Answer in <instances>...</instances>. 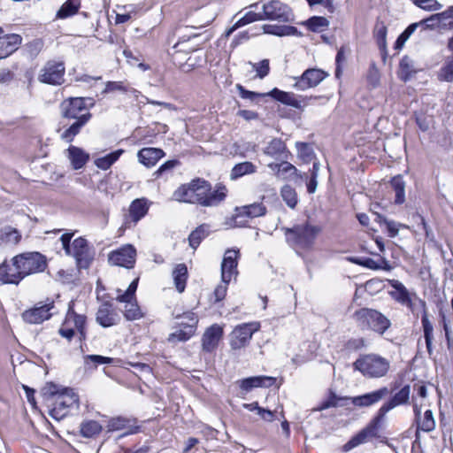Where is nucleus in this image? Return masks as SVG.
Segmentation results:
<instances>
[{
    "label": "nucleus",
    "instance_id": "obj_27",
    "mask_svg": "<svg viewBox=\"0 0 453 453\" xmlns=\"http://www.w3.org/2000/svg\"><path fill=\"white\" fill-rule=\"evenodd\" d=\"M268 166L273 171H276V176L281 180H295L297 177L307 178L306 173H304L303 176L298 174V170L296 169V167L288 161H282L280 164L272 163L269 164Z\"/></svg>",
    "mask_w": 453,
    "mask_h": 453
},
{
    "label": "nucleus",
    "instance_id": "obj_41",
    "mask_svg": "<svg viewBox=\"0 0 453 453\" xmlns=\"http://www.w3.org/2000/svg\"><path fill=\"white\" fill-rule=\"evenodd\" d=\"M81 0H66L57 12L58 19H66L78 12Z\"/></svg>",
    "mask_w": 453,
    "mask_h": 453
},
{
    "label": "nucleus",
    "instance_id": "obj_9",
    "mask_svg": "<svg viewBox=\"0 0 453 453\" xmlns=\"http://www.w3.org/2000/svg\"><path fill=\"white\" fill-rule=\"evenodd\" d=\"M43 395L55 397L54 404L65 411L79 401V397L72 388H64L62 391L54 383H48L42 389Z\"/></svg>",
    "mask_w": 453,
    "mask_h": 453
},
{
    "label": "nucleus",
    "instance_id": "obj_23",
    "mask_svg": "<svg viewBox=\"0 0 453 453\" xmlns=\"http://www.w3.org/2000/svg\"><path fill=\"white\" fill-rule=\"evenodd\" d=\"M24 278V274L21 273L19 264L15 262V257L12 258V264L4 262L0 265V280L3 283L18 284Z\"/></svg>",
    "mask_w": 453,
    "mask_h": 453
},
{
    "label": "nucleus",
    "instance_id": "obj_57",
    "mask_svg": "<svg viewBox=\"0 0 453 453\" xmlns=\"http://www.w3.org/2000/svg\"><path fill=\"white\" fill-rule=\"evenodd\" d=\"M252 65L253 69L257 72V76L259 79H264L270 72V64L268 59H263L258 63H250Z\"/></svg>",
    "mask_w": 453,
    "mask_h": 453
},
{
    "label": "nucleus",
    "instance_id": "obj_17",
    "mask_svg": "<svg viewBox=\"0 0 453 453\" xmlns=\"http://www.w3.org/2000/svg\"><path fill=\"white\" fill-rule=\"evenodd\" d=\"M136 250L127 244L120 249L111 251L108 256V261L112 265L133 268L135 263Z\"/></svg>",
    "mask_w": 453,
    "mask_h": 453
},
{
    "label": "nucleus",
    "instance_id": "obj_34",
    "mask_svg": "<svg viewBox=\"0 0 453 453\" xmlns=\"http://www.w3.org/2000/svg\"><path fill=\"white\" fill-rule=\"evenodd\" d=\"M174 286L179 293H182L186 288V283L188 277V267L184 263L175 265L172 273Z\"/></svg>",
    "mask_w": 453,
    "mask_h": 453
},
{
    "label": "nucleus",
    "instance_id": "obj_36",
    "mask_svg": "<svg viewBox=\"0 0 453 453\" xmlns=\"http://www.w3.org/2000/svg\"><path fill=\"white\" fill-rule=\"evenodd\" d=\"M349 261L356 265H361V266H364L365 268L372 269V270H380V269L390 270V268H391L388 265V260L384 257H380V263L376 262L375 260H373L371 257H350Z\"/></svg>",
    "mask_w": 453,
    "mask_h": 453
},
{
    "label": "nucleus",
    "instance_id": "obj_2",
    "mask_svg": "<svg viewBox=\"0 0 453 453\" xmlns=\"http://www.w3.org/2000/svg\"><path fill=\"white\" fill-rule=\"evenodd\" d=\"M60 114L65 119H74V122L66 128L60 137L66 142H72L80 134L81 128L91 119L92 114L86 107V98L69 97L59 105Z\"/></svg>",
    "mask_w": 453,
    "mask_h": 453
},
{
    "label": "nucleus",
    "instance_id": "obj_55",
    "mask_svg": "<svg viewBox=\"0 0 453 453\" xmlns=\"http://www.w3.org/2000/svg\"><path fill=\"white\" fill-rule=\"evenodd\" d=\"M235 88L238 90L240 96L243 99H249L250 101H255L257 98L268 96V95H266V93H257V92L248 90L241 84H236Z\"/></svg>",
    "mask_w": 453,
    "mask_h": 453
},
{
    "label": "nucleus",
    "instance_id": "obj_14",
    "mask_svg": "<svg viewBox=\"0 0 453 453\" xmlns=\"http://www.w3.org/2000/svg\"><path fill=\"white\" fill-rule=\"evenodd\" d=\"M69 256L75 258L79 268H88L93 260V254L90 252L88 243L83 237H78L73 240Z\"/></svg>",
    "mask_w": 453,
    "mask_h": 453
},
{
    "label": "nucleus",
    "instance_id": "obj_20",
    "mask_svg": "<svg viewBox=\"0 0 453 453\" xmlns=\"http://www.w3.org/2000/svg\"><path fill=\"white\" fill-rule=\"evenodd\" d=\"M239 250H227L224 255L221 263V280L224 282H230L233 276L238 274L237 265H238Z\"/></svg>",
    "mask_w": 453,
    "mask_h": 453
},
{
    "label": "nucleus",
    "instance_id": "obj_6",
    "mask_svg": "<svg viewBox=\"0 0 453 453\" xmlns=\"http://www.w3.org/2000/svg\"><path fill=\"white\" fill-rule=\"evenodd\" d=\"M86 316L76 313L69 308L66 318L58 330V334L70 342L75 335V329L79 334V341L86 339Z\"/></svg>",
    "mask_w": 453,
    "mask_h": 453
},
{
    "label": "nucleus",
    "instance_id": "obj_39",
    "mask_svg": "<svg viewBox=\"0 0 453 453\" xmlns=\"http://www.w3.org/2000/svg\"><path fill=\"white\" fill-rule=\"evenodd\" d=\"M257 172V166L249 161L236 164L231 170V180H237L246 174H251Z\"/></svg>",
    "mask_w": 453,
    "mask_h": 453
},
{
    "label": "nucleus",
    "instance_id": "obj_50",
    "mask_svg": "<svg viewBox=\"0 0 453 453\" xmlns=\"http://www.w3.org/2000/svg\"><path fill=\"white\" fill-rule=\"evenodd\" d=\"M305 24L309 30L318 33L327 27L329 26V21L325 17L313 16L311 17Z\"/></svg>",
    "mask_w": 453,
    "mask_h": 453
},
{
    "label": "nucleus",
    "instance_id": "obj_60",
    "mask_svg": "<svg viewBox=\"0 0 453 453\" xmlns=\"http://www.w3.org/2000/svg\"><path fill=\"white\" fill-rule=\"evenodd\" d=\"M88 362L93 363L96 367L98 365L112 364L113 358L100 355H87L85 357V363L88 364Z\"/></svg>",
    "mask_w": 453,
    "mask_h": 453
},
{
    "label": "nucleus",
    "instance_id": "obj_38",
    "mask_svg": "<svg viewBox=\"0 0 453 453\" xmlns=\"http://www.w3.org/2000/svg\"><path fill=\"white\" fill-rule=\"evenodd\" d=\"M19 232L10 226L0 228V245L1 244H17L20 241Z\"/></svg>",
    "mask_w": 453,
    "mask_h": 453
},
{
    "label": "nucleus",
    "instance_id": "obj_51",
    "mask_svg": "<svg viewBox=\"0 0 453 453\" xmlns=\"http://www.w3.org/2000/svg\"><path fill=\"white\" fill-rule=\"evenodd\" d=\"M387 27L382 21H378L374 28V36L380 50H385L387 45Z\"/></svg>",
    "mask_w": 453,
    "mask_h": 453
},
{
    "label": "nucleus",
    "instance_id": "obj_56",
    "mask_svg": "<svg viewBox=\"0 0 453 453\" xmlns=\"http://www.w3.org/2000/svg\"><path fill=\"white\" fill-rule=\"evenodd\" d=\"M115 91L126 93L128 91V86L124 81H107L103 94H108Z\"/></svg>",
    "mask_w": 453,
    "mask_h": 453
},
{
    "label": "nucleus",
    "instance_id": "obj_37",
    "mask_svg": "<svg viewBox=\"0 0 453 453\" xmlns=\"http://www.w3.org/2000/svg\"><path fill=\"white\" fill-rule=\"evenodd\" d=\"M131 420L123 417H118L111 418L109 421V429L112 431L127 429V431L124 434H134L139 432L140 426L130 425Z\"/></svg>",
    "mask_w": 453,
    "mask_h": 453
},
{
    "label": "nucleus",
    "instance_id": "obj_12",
    "mask_svg": "<svg viewBox=\"0 0 453 453\" xmlns=\"http://www.w3.org/2000/svg\"><path fill=\"white\" fill-rule=\"evenodd\" d=\"M259 329V323H244L237 326L230 334V346L232 349L244 348L251 340L255 332Z\"/></svg>",
    "mask_w": 453,
    "mask_h": 453
},
{
    "label": "nucleus",
    "instance_id": "obj_16",
    "mask_svg": "<svg viewBox=\"0 0 453 453\" xmlns=\"http://www.w3.org/2000/svg\"><path fill=\"white\" fill-rule=\"evenodd\" d=\"M327 73L321 69L309 68L305 70L300 77H295L296 82L293 87L297 90H306L317 87Z\"/></svg>",
    "mask_w": 453,
    "mask_h": 453
},
{
    "label": "nucleus",
    "instance_id": "obj_24",
    "mask_svg": "<svg viewBox=\"0 0 453 453\" xmlns=\"http://www.w3.org/2000/svg\"><path fill=\"white\" fill-rule=\"evenodd\" d=\"M223 336V328L218 324L208 327L202 337V348L205 352H212L217 349L220 339Z\"/></svg>",
    "mask_w": 453,
    "mask_h": 453
},
{
    "label": "nucleus",
    "instance_id": "obj_22",
    "mask_svg": "<svg viewBox=\"0 0 453 453\" xmlns=\"http://www.w3.org/2000/svg\"><path fill=\"white\" fill-rule=\"evenodd\" d=\"M410 395L411 386H403L388 402L384 403L377 412L384 418L385 415L392 409L395 408L396 406L408 403L410 400Z\"/></svg>",
    "mask_w": 453,
    "mask_h": 453
},
{
    "label": "nucleus",
    "instance_id": "obj_52",
    "mask_svg": "<svg viewBox=\"0 0 453 453\" xmlns=\"http://www.w3.org/2000/svg\"><path fill=\"white\" fill-rule=\"evenodd\" d=\"M411 3L418 8L426 12L439 11L442 8V4L437 0H411Z\"/></svg>",
    "mask_w": 453,
    "mask_h": 453
},
{
    "label": "nucleus",
    "instance_id": "obj_33",
    "mask_svg": "<svg viewBox=\"0 0 453 453\" xmlns=\"http://www.w3.org/2000/svg\"><path fill=\"white\" fill-rule=\"evenodd\" d=\"M149 211L147 199L137 198L134 199L129 206V216L134 223H137L142 219Z\"/></svg>",
    "mask_w": 453,
    "mask_h": 453
},
{
    "label": "nucleus",
    "instance_id": "obj_25",
    "mask_svg": "<svg viewBox=\"0 0 453 453\" xmlns=\"http://www.w3.org/2000/svg\"><path fill=\"white\" fill-rule=\"evenodd\" d=\"M22 42V37L17 34L0 35V59L15 52Z\"/></svg>",
    "mask_w": 453,
    "mask_h": 453
},
{
    "label": "nucleus",
    "instance_id": "obj_8",
    "mask_svg": "<svg viewBox=\"0 0 453 453\" xmlns=\"http://www.w3.org/2000/svg\"><path fill=\"white\" fill-rule=\"evenodd\" d=\"M24 277L43 272L47 267L46 257L40 252H27L15 256Z\"/></svg>",
    "mask_w": 453,
    "mask_h": 453
},
{
    "label": "nucleus",
    "instance_id": "obj_1",
    "mask_svg": "<svg viewBox=\"0 0 453 453\" xmlns=\"http://www.w3.org/2000/svg\"><path fill=\"white\" fill-rule=\"evenodd\" d=\"M211 184L201 178L192 180L189 183L182 184L173 192V199L187 203L199 204L203 207L219 205L225 200L227 193L226 186L218 184L211 190Z\"/></svg>",
    "mask_w": 453,
    "mask_h": 453
},
{
    "label": "nucleus",
    "instance_id": "obj_3",
    "mask_svg": "<svg viewBox=\"0 0 453 453\" xmlns=\"http://www.w3.org/2000/svg\"><path fill=\"white\" fill-rule=\"evenodd\" d=\"M319 226L311 225L308 221L284 228L287 242L297 249L310 250L315 243L317 236L321 232Z\"/></svg>",
    "mask_w": 453,
    "mask_h": 453
},
{
    "label": "nucleus",
    "instance_id": "obj_63",
    "mask_svg": "<svg viewBox=\"0 0 453 453\" xmlns=\"http://www.w3.org/2000/svg\"><path fill=\"white\" fill-rule=\"evenodd\" d=\"M347 399H349V397H345V398L339 397L334 393L332 392L330 394V396L328 397V399L321 403V406L319 409L326 410V409H328L331 407H335L339 404V401L347 400Z\"/></svg>",
    "mask_w": 453,
    "mask_h": 453
},
{
    "label": "nucleus",
    "instance_id": "obj_58",
    "mask_svg": "<svg viewBox=\"0 0 453 453\" xmlns=\"http://www.w3.org/2000/svg\"><path fill=\"white\" fill-rule=\"evenodd\" d=\"M377 218L380 223L385 224L389 237H395L398 234L400 224L393 220H388L380 214H377Z\"/></svg>",
    "mask_w": 453,
    "mask_h": 453
},
{
    "label": "nucleus",
    "instance_id": "obj_30",
    "mask_svg": "<svg viewBox=\"0 0 453 453\" xmlns=\"http://www.w3.org/2000/svg\"><path fill=\"white\" fill-rule=\"evenodd\" d=\"M264 153L271 157L280 159L288 158V151L285 142L280 138H273L264 149Z\"/></svg>",
    "mask_w": 453,
    "mask_h": 453
},
{
    "label": "nucleus",
    "instance_id": "obj_62",
    "mask_svg": "<svg viewBox=\"0 0 453 453\" xmlns=\"http://www.w3.org/2000/svg\"><path fill=\"white\" fill-rule=\"evenodd\" d=\"M180 165V162L177 159L167 160L164 164H162L159 168L153 173V175L157 178L161 176L163 173L173 170L174 167Z\"/></svg>",
    "mask_w": 453,
    "mask_h": 453
},
{
    "label": "nucleus",
    "instance_id": "obj_61",
    "mask_svg": "<svg viewBox=\"0 0 453 453\" xmlns=\"http://www.w3.org/2000/svg\"><path fill=\"white\" fill-rule=\"evenodd\" d=\"M296 148L299 157L306 161H309L313 157L312 149L306 142H296Z\"/></svg>",
    "mask_w": 453,
    "mask_h": 453
},
{
    "label": "nucleus",
    "instance_id": "obj_13",
    "mask_svg": "<svg viewBox=\"0 0 453 453\" xmlns=\"http://www.w3.org/2000/svg\"><path fill=\"white\" fill-rule=\"evenodd\" d=\"M55 309L54 302H39L33 308L22 313V319L28 324H41L52 316L51 311Z\"/></svg>",
    "mask_w": 453,
    "mask_h": 453
},
{
    "label": "nucleus",
    "instance_id": "obj_42",
    "mask_svg": "<svg viewBox=\"0 0 453 453\" xmlns=\"http://www.w3.org/2000/svg\"><path fill=\"white\" fill-rule=\"evenodd\" d=\"M103 427L96 420H85L80 426V433L85 438H92L101 433Z\"/></svg>",
    "mask_w": 453,
    "mask_h": 453
},
{
    "label": "nucleus",
    "instance_id": "obj_64",
    "mask_svg": "<svg viewBox=\"0 0 453 453\" xmlns=\"http://www.w3.org/2000/svg\"><path fill=\"white\" fill-rule=\"evenodd\" d=\"M229 282H224L222 281V283H220L219 285H218L216 287V288L214 289V292H213V296H214V302L215 303H218V302H220L222 301L226 295V290H227V285H228Z\"/></svg>",
    "mask_w": 453,
    "mask_h": 453
},
{
    "label": "nucleus",
    "instance_id": "obj_11",
    "mask_svg": "<svg viewBox=\"0 0 453 453\" xmlns=\"http://www.w3.org/2000/svg\"><path fill=\"white\" fill-rule=\"evenodd\" d=\"M65 67L63 62L48 61L40 71L38 80L49 85H61L64 82Z\"/></svg>",
    "mask_w": 453,
    "mask_h": 453
},
{
    "label": "nucleus",
    "instance_id": "obj_4",
    "mask_svg": "<svg viewBox=\"0 0 453 453\" xmlns=\"http://www.w3.org/2000/svg\"><path fill=\"white\" fill-rule=\"evenodd\" d=\"M353 367L366 378L378 379L388 373L390 364L387 358L377 354H365L353 363Z\"/></svg>",
    "mask_w": 453,
    "mask_h": 453
},
{
    "label": "nucleus",
    "instance_id": "obj_44",
    "mask_svg": "<svg viewBox=\"0 0 453 453\" xmlns=\"http://www.w3.org/2000/svg\"><path fill=\"white\" fill-rule=\"evenodd\" d=\"M125 310H124V317L127 320L133 321L140 319L143 317V313L138 305L136 299L132 301L124 302Z\"/></svg>",
    "mask_w": 453,
    "mask_h": 453
},
{
    "label": "nucleus",
    "instance_id": "obj_59",
    "mask_svg": "<svg viewBox=\"0 0 453 453\" xmlns=\"http://www.w3.org/2000/svg\"><path fill=\"white\" fill-rule=\"evenodd\" d=\"M264 20L262 12H248L243 17H242L239 20V26L242 27L245 25H248L250 23L255 22V21H260Z\"/></svg>",
    "mask_w": 453,
    "mask_h": 453
},
{
    "label": "nucleus",
    "instance_id": "obj_7",
    "mask_svg": "<svg viewBox=\"0 0 453 453\" xmlns=\"http://www.w3.org/2000/svg\"><path fill=\"white\" fill-rule=\"evenodd\" d=\"M264 20L288 23L294 20L292 9L280 0H271L262 5Z\"/></svg>",
    "mask_w": 453,
    "mask_h": 453
},
{
    "label": "nucleus",
    "instance_id": "obj_28",
    "mask_svg": "<svg viewBox=\"0 0 453 453\" xmlns=\"http://www.w3.org/2000/svg\"><path fill=\"white\" fill-rule=\"evenodd\" d=\"M419 304L422 307L423 313L421 317V323L424 332V338L426 346L427 352L429 356L431 357L433 355V340H434V326L429 320L427 311H426V304L424 300L419 299Z\"/></svg>",
    "mask_w": 453,
    "mask_h": 453
},
{
    "label": "nucleus",
    "instance_id": "obj_19",
    "mask_svg": "<svg viewBox=\"0 0 453 453\" xmlns=\"http://www.w3.org/2000/svg\"><path fill=\"white\" fill-rule=\"evenodd\" d=\"M388 394L389 389L387 387H382L377 390L361 395L349 397V400L351 401V403L356 407L367 408L378 403Z\"/></svg>",
    "mask_w": 453,
    "mask_h": 453
},
{
    "label": "nucleus",
    "instance_id": "obj_45",
    "mask_svg": "<svg viewBox=\"0 0 453 453\" xmlns=\"http://www.w3.org/2000/svg\"><path fill=\"white\" fill-rule=\"evenodd\" d=\"M437 77L441 81L453 82V54L446 58Z\"/></svg>",
    "mask_w": 453,
    "mask_h": 453
},
{
    "label": "nucleus",
    "instance_id": "obj_43",
    "mask_svg": "<svg viewBox=\"0 0 453 453\" xmlns=\"http://www.w3.org/2000/svg\"><path fill=\"white\" fill-rule=\"evenodd\" d=\"M123 152L122 149L112 151L104 157L96 158L95 165L101 170H107L119 158Z\"/></svg>",
    "mask_w": 453,
    "mask_h": 453
},
{
    "label": "nucleus",
    "instance_id": "obj_32",
    "mask_svg": "<svg viewBox=\"0 0 453 453\" xmlns=\"http://www.w3.org/2000/svg\"><path fill=\"white\" fill-rule=\"evenodd\" d=\"M390 286L395 290V292L391 293L392 297L398 303L406 304L411 308L412 302L405 286L397 280H390Z\"/></svg>",
    "mask_w": 453,
    "mask_h": 453
},
{
    "label": "nucleus",
    "instance_id": "obj_53",
    "mask_svg": "<svg viewBox=\"0 0 453 453\" xmlns=\"http://www.w3.org/2000/svg\"><path fill=\"white\" fill-rule=\"evenodd\" d=\"M139 278L134 279L128 286L127 289L122 293L118 295L116 300L118 302H127L132 301L135 299V292L138 287Z\"/></svg>",
    "mask_w": 453,
    "mask_h": 453
},
{
    "label": "nucleus",
    "instance_id": "obj_48",
    "mask_svg": "<svg viewBox=\"0 0 453 453\" xmlns=\"http://www.w3.org/2000/svg\"><path fill=\"white\" fill-rule=\"evenodd\" d=\"M280 196L289 208H296L298 199L294 188L289 185L283 186L280 190Z\"/></svg>",
    "mask_w": 453,
    "mask_h": 453
},
{
    "label": "nucleus",
    "instance_id": "obj_18",
    "mask_svg": "<svg viewBox=\"0 0 453 453\" xmlns=\"http://www.w3.org/2000/svg\"><path fill=\"white\" fill-rule=\"evenodd\" d=\"M176 319H186L189 323L181 322L180 325L182 326L180 329L169 335V341L186 342L189 340L195 334L197 318L194 312H185L182 315H177Z\"/></svg>",
    "mask_w": 453,
    "mask_h": 453
},
{
    "label": "nucleus",
    "instance_id": "obj_46",
    "mask_svg": "<svg viewBox=\"0 0 453 453\" xmlns=\"http://www.w3.org/2000/svg\"><path fill=\"white\" fill-rule=\"evenodd\" d=\"M208 235V226L205 224L200 225L193 230L189 236L188 242L191 248L196 250L201 242Z\"/></svg>",
    "mask_w": 453,
    "mask_h": 453
},
{
    "label": "nucleus",
    "instance_id": "obj_26",
    "mask_svg": "<svg viewBox=\"0 0 453 453\" xmlns=\"http://www.w3.org/2000/svg\"><path fill=\"white\" fill-rule=\"evenodd\" d=\"M165 155V151L159 148L145 147L137 153L138 161L150 168L154 165Z\"/></svg>",
    "mask_w": 453,
    "mask_h": 453
},
{
    "label": "nucleus",
    "instance_id": "obj_21",
    "mask_svg": "<svg viewBox=\"0 0 453 453\" xmlns=\"http://www.w3.org/2000/svg\"><path fill=\"white\" fill-rule=\"evenodd\" d=\"M120 317L110 302L103 303L96 314V321L103 327H110L117 325Z\"/></svg>",
    "mask_w": 453,
    "mask_h": 453
},
{
    "label": "nucleus",
    "instance_id": "obj_40",
    "mask_svg": "<svg viewBox=\"0 0 453 453\" xmlns=\"http://www.w3.org/2000/svg\"><path fill=\"white\" fill-rule=\"evenodd\" d=\"M390 184L395 193V203L403 204L405 202V181L402 175L392 178Z\"/></svg>",
    "mask_w": 453,
    "mask_h": 453
},
{
    "label": "nucleus",
    "instance_id": "obj_29",
    "mask_svg": "<svg viewBox=\"0 0 453 453\" xmlns=\"http://www.w3.org/2000/svg\"><path fill=\"white\" fill-rule=\"evenodd\" d=\"M276 382V378L271 376H254L243 379L241 381V388L246 392L254 388H270Z\"/></svg>",
    "mask_w": 453,
    "mask_h": 453
},
{
    "label": "nucleus",
    "instance_id": "obj_49",
    "mask_svg": "<svg viewBox=\"0 0 453 453\" xmlns=\"http://www.w3.org/2000/svg\"><path fill=\"white\" fill-rule=\"evenodd\" d=\"M242 210L250 219L262 217L266 213V207L262 203H254L242 206Z\"/></svg>",
    "mask_w": 453,
    "mask_h": 453
},
{
    "label": "nucleus",
    "instance_id": "obj_5",
    "mask_svg": "<svg viewBox=\"0 0 453 453\" xmlns=\"http://www.w3.org/2000/svg\"><path fill=\"white\" fill-rule=\"evenodd\" d=\"M353 318L361 329H369L383 334L391 326L390 320L377 310L361 308L357 310Z\"/></svg>",
    "mask_w": 453,
    "mask_h": 453
},
{
    "label": "nucleus",
    "instance_id": "obj_54",
    "mask_svg": "<svg viewBox=\"0 0 453 453\" xmlns=\"http://www.w3.org/2000/svg\"><path fill=\"white\" fill-rule=\"evenodd\" d=\"M418 423V428L424 432H431L435 428V420L434 418V414L431 410H426L424 413V418L421 422Z\"/></svg>",
    "mask_w": 453,
    "mask_h": 453
},
{
    "label": "nucleus",
    "instance_id": "obj_35",
    "mask_svg": "<svg viewBox=\"0 0 453 453\" xmlns=\"http://www.w3.org/2000/svg\"><path fill=\"white\" fill-rule=\"evenodd\" d=\"M67 150L68 157L75 170L82 168L89 159L88 154L81 148L70 146Z\"/></svg>",
    "mask_w": 453,
    "mask_h": 453
},
{
    "label": "nucleus",
    "instance_id": "obj_31",
    "mask_svg": "<svg viewBox=\"0 0 453 453\" xmlns=\"http://www.w3.org/2000/svg\"><path fill=\"white\" fill-rule=\"evenodd\" d=\"M263 32L265 34L276 35V36H300L301 33L297 30L296 27L293 26H277V25H270L265 24L262 26Z\"/></svg>",
    "mask_w": 453,
    "mask_h": 453
},
{
    "label": "nucleus",
    "instance_id": "obj_47",
    "mask_svg": "<svg viewBox=\"0 0 453 453\" xmlns=\"http://www.w3.org/2000/svg\"><path fill=\"white\" fill-rule=\"evenodd\" d=\"M249 219L242 207H236L235 213L226 221L225 225L227 227H244L248 226Z\"/></svg>",
    "mask_w": 453,
    "mask_h": 453
},
{
    "label": "nucleus",
    "instance_id": "obj_10",
    "mask_svg": "<svg viewBox=\"0 0 453 453\" xmlns=\"http://www.w3.org/2000/svg\"><path fill=\"white\" fill-rule=\"evenodd\" d=\"M382 420L383 418L377 412L370 423L344 445V449L349 450L372 438L379 437V428Z\"/></svg>",
    "mask_w": 453,
    "mask_h": 453
},
{
    "label": "nucleus",
    "instance_id": "obj_15",
    "mask_svg": "<svg viewBox=\"0 0 453 453\" xmlns=\"http://www.w3.org/2000/svg\"><path fill=\"white\" fill-rule=\"evenodd\" d=\"M266 95L285 105L291 106L298 110H303V107L308 104L309 100L317 98L316 96H296L292 92H286L277 88H273L271 91L267 92Z\"/></svg>",
    "mask_w": 453,
    "mask_h": 453
}]
</instances>
